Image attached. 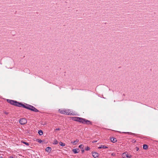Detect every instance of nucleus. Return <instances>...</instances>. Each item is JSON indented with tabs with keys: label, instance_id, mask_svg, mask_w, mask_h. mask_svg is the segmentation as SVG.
<instances>
[{
	"label": "nucleus",
	"instance_id": "393cba45",
	"mask_svg": "<svg viewBox=\"0 0 158 158\" xmlns=\"http://www.w3.org/2000/svg\"><path fill=\"white\" fill-rule=\"evenodd\" d=\"M10 158H13V157L12 156H10Z\"/></svg>",
	"mask_w": 158,
	"mask_h": 158
},
{
	"label": "nucleus",
	"instance_id": "dca6fc26",
	"mask_svg": "<svg viewBox=\"0 0 158 158\" xmlns=\"http://www.w3.org/2000/svg\"><path fill=\"white\" fill-rule=\"evenodd\" d=\"M79 148L80 149H83V148H84V146L82 144H81L79 146Z\"/></svg>",
	"mask_w": 158,
	"mask_h": 158
},
{
	"label": "nucleus",
	"instance_id": "f257e3e1",
	"mask_svg": "<svg viewBox=\"0 0 158 158\" xmlns=\"http://www.w3.org/2000/svg\"><path fill=\"white\" fill-rule=\"evenodd\" d=\"M7 101L8 103H10L11 104L16 106L20 107H23L25 108L29 109L35 112H39V111L38 110L33 106L27 104H23L21 103H20L16 101L10 99H7Z\"/></svg>",
	"mask_w": 158,
	"mask_h": 158
},
{
	"label": "nucleus",
	"instance_id": "a211bd4d",
	"mask_svg": "<svg viewBox=\"0 0 158 158\" xmlns=\"http://www.w3.org/2000/svg\"><path fill=\"white\" fill-rule=\"evenodd\" d=\"M57 143H58V142H57V140H56H56H54V144H57Z\"/></svg>",
	"mask_w": 158,
	"mask_h": 158
},
{
	"label": "nucleus",
	"instance_id": "1a4fd4ad",
	"mask_svg": "<svg viewBox=\"0 0 158 158\" xmlns=\"http://www.w3.org/2000/svg\"><path fill=\"white\" fill-rule=\"evenodd\" d=\"M110 140L111 142L113 143H114L117 141L116 139L113 137L110 138Z\"/></svg>",
	"mask_w": 158,
	"mask_h": 158
},
{
	"label": "nucleus",
	"instance_id": "6ab92c4d",
	"mask_svg": "<svg viewBox=\"0 0 158 158\" xmlns=\"http://www.w3.org/2000/svg\"><path fill=\"white\" fill-rule=\"evenodd\" d=\"M111 155L113 156H115V154L114 153H112L111 154Z\"/></svg>",
	"mask_w": 158,
	"mask_h": 158
},
{
	"label": "nucleus",
	"instance_id": "bb28decb",
	"mask_svg": "<svg viewBox=\"0 0 158 158\" xmlns=\"http://www.w3.org/2000/svg\"><path fill=\"white\" fill-rule=\"evenodd\" d=\"M97 142V141H94V142H93V143H95V142Z\"/></svg>",
	"mask_w": 158,
	"mask_h": 158
},
{
	"label": "nucleus",
	"instance_id": "a878e982",
	"mask_svg": "<svg viewBox=\"0 0 158 158\" xmlns=\"http://www.w3.org/2000/svg\"><path fill=\"white\" fill-rule=\"evenodd\" d=\"M84 150H83L82 151V153H83V152H84Z\"/></svg>",
	"mask_w": 158,
	"mask_h": 158
},
{
	"label": "nucleus",
	"instance_id": "39448f33",
	"mask_svg": "<svg viewBox=\"0 0 158 158\" xmlns=\"http://www.w3.org/2000/svg\"><path fill=\"white\" fill-rule=\"evenodd\" d=\"M122 156L123 158H130L131 157V155H129L126 152L123 153L122 155Z\"/></svg>",
	"mask_w": 158,
	"mask_h": 158
},
{
	"label": "nucleus",
	"instance_id": "cd10ccee",
	"mask_svg": "<svg viewBox=\"0 0 158 158\" xmlns=\"http://www.w3.org/2000/svg\"><path fill=\"white\" fill-rule=\"evenodd\" d=\"M131 133V134H132V135L134 134H133V133Z\"/></svg>",
	"mask_w": 158,
	"mask_h": 158
},
{
	"label": "nucleus",
	"instance_id": "423d86ee",
	"mask_svg": "<svg viewBox=\"0 0 158 158\" xmlns=\"http://www.w3.org/2000/svg\"><path fill=\"white\" fill-rule=\"evenodd\" d=\"M92 156L95 158H96L99 156V154L97 152H92Z\"/></svg>",
	"mask_w": 158,
	"mask_h": 158
},
{
	"label": "nucleus",
	"instance_id": "ddd939ff",
	"mask_svg": "<svg viewBox=\"0 0 158 158\" xmlns=\"http://www.w3.org/2000/svg\"><path fill=\"white\" fill-rule=\"evenodd\" d=\"M38 133L40 135L43 134V132L41 130L39 131Z\"/></svg>",
	"mask_w": 158,
	"mask_h": 158
},
{
	"label": "nucleus",
	"instance_id": "9d476101",
	"mask_svg": "<svg viewBox=\"0 0 158 158\" xmlns=\"http://www.w3.org/2000/svg\"><path fill=\"white\" fill-rule=\"evenodd\" d=\"M79 142V140L77 139L76 140L74 141L71 142V143L73 144H76Z\"/></svg>",
	"mask_w": 158,
	"mask_h": 158
},
{
	"label": "nucleus",
	"instance_id": "f8f14e48",
	"mask_svg": "<svg viewBox=\"0 0 158 158\" xmlns=\"http://www.w3.org/2000/svg\"><path fill=\"white\" fill-rule=\"evenodd\" d=\"M148 148V146L146 144H144L143 146V148L144 149H147Z\"/></svg>",
	"mask_w": 158,
	"mask_h": 158
},
{
	"label": "nucleus",
	"instance_id": "2eb2a0df",
	"mask_svg": "<svg viewBox=\"0 0 158 158\" xmlns=\"http://www.w3.org/2000/svg\"><path fill=\"white\" fill-rule=\"evenodd\" d=\"M60 144L62 146H64L65 145V144L64 143H63L62 142H60Z\"/></svg>",
	"mask_w": 158,
	"mask_h": 158
},
{
	"label": "nucleus",
	"instance_id": "f03ea898",
	"mask_svg": "<svg viewBox=\"0 0 158 158\" xmlns=\"http://www.w3.org/2000/svg\"><path fill=\"white\" fill-rule=\"evenodd\" d=\"M72 118L73 120L79 122L83 124H85L87 125L92 124V122L90 121L83 118L74 117H72Z\"/></svg>",
	"mask_w": 158,
	"mask_h": 158
},
{
	"label": "nucleus",
	"instance_id": "412c9836",
	"mask_svg": "<svg viewBox=\"0 0 158 158\" xmlns=\"http://www.w3.org/2000/svg\"><path fill=\"white\" fill-rule=\"evenodd\" d=\"M38 142L40 143H41L42 142V141L41 139H40L39 140Z\"/></svg>",
	"mask_w": 158,
	"mask_h": 158
},
{
	"label": "nucleus",
	"instance_id": "9b49d317",
	"mask_svg": "<svg viewBox=\"0 0 158 158\" xmlns=\"http://www.w3.org/2000/svg\"><path fill=\"white\" fill-rule=\"evenodd\" d=\"M107 148V147H106L105 145H101V146L99 147L98 148L99 149H100V148Z\"/></svg>",
	"mask_w": 158,
	"mask_h": 158
},
{
	"label": "nucleus",
	"instance_id": "20e7f679",
	"mask_svg": "<svg viewBox=\"0 0 158 158\" xmlns=\"http://www.w3.org/2000/svg\"><path fill=\"white\" fill-rule=\"evenodd\" d=\"M19 122L21 125H24L26 123L27 121L25 118H21L20 119Z\"/></svg>",
	"mask_w": 158,
	"mask_h": 158
},
{
	"label": "nucleus",
	"instance_id": "4be33fe9",
	"mask_svg": "<svg viewBox=\"0 0 158 158\" xmlns=\"http://www.w3.org/2000/svg\"><path fill=\"white\" fill-rule=\"evenodd\" d=\"M4 113L6 114V115H7L8 114V112H4Z\"/></svg>",
	"mask_w": 158,
	"mask_h": 158
},
{
	"label": "nucleus",
	"instance_id": "6e6552de",
	"mask_svg": "<svg viewBox=\"0 0 158 158\" xmlns=\"http://www.w3.org/2000/svg\"><path fill=\"white\" fill-rule=\"evenodd\" d=\"M73 152L74 153H77L79 152V150L77 149H74L72 150Z\"/></svg>",
	"mask_w": 158,
	"mask_h": 158
},
{
	"label": "nucleus",
	"instance_id": "aec40b11",
	"mask_svg": "<svg viewBox=\"0 0 158 158\" xmlns=\"http://www.w3.org/2000/svg\"><path fill=\"white\" fill-rule=\"evenodd\" d=\"M135 148L137 151H138L139 148L138 147H136Z\"/></svg>",
	"mask_w": 158,
	"mask_h": 158
},
{
	"label": "nucleus",
	"instance_id": "7ed1b4c3",
	"mask_svg": "<svg viewBox=\"0 0 158 158\" xmlns=\"http://www.w3.org/2000/svg\"><path fill=\"white\" fill-rule=\"evenodd\" d=\"M59 112L61 114L68 115H76L77 114L75 112L69 109H60L59 110Z\"/></svg>",
	"mask_w": 158,
	"mask_h": 158
},
{
	"label": "nucleus",
	"instance_id": "0eeeda50",
	"mask_svg": "<svg viewBox=\"0 0 158 158\" xmlns=\"http://www.w3.org/2000/svg\"><path fill=\"white\" fill-rule=\"evenodd\" d=\"M46 151L48 152H50L51 151V148L50 147H47L45 149Z\"/></svg>",
	"mask_w": 158,
	"mask_h": 158
},
{
	"label": "nucleus",
	"instance_id": "f3484780",
	"mask_svg": "<svg viewBox=\"0 0 158 158\" xmlns=\"http://www.w3.org/2000/svg\"><path fill=\"white\" fill-rule=\"evenodd\" d=\"M90 148H89L88 147H87L85 148V150L86 151H88L89 150H90Z\"/></svg>",
	"mask_w": 158,
	"mask_h": 158
},
{
	"label": "nucleus",
	"instance_id": "b1692460",
	"mask_svg": "<svg viewBox=\"0 0 158 158\" xmlns=\"http://www.w3.org/2000/svg\"><path fill=\"white\" fill-rule=\"evenodd\" d=\"M123 133H126V134H129V133H129L128 132H123Z\"/></svg>",
	"mask_w": 158,
	"mask_h": 158
},
{
	"label": "nucleus",
	"instance_id": "5701e85b",
	"mask_svg": "<svg viewBox=\"0 0 158 158\" xmlns=\"http://www.w3.org/2000/svg\"><path fill=\"white\" fill-rule=\"evenodd\" d=\"M60 130V129L59 128H56L55 129V130L56 131H57V130Z\"/></svg>",
	"mask_w": 158,
	"mask_h": 158
},
{
	"label": "nucleus",
	"instance_id": "4468645a",
	"mask_svg": "<svg viewBox=\"0 0 158 158\" xmlns=\"http://www.w3.org/2000/svg\"><path fill=\"white\" fill-rule=\"evenodd\" d=\"M22 143H23L24 144H26L27 146H28L29 145V143H27V142H25V141H22Z\"/></svg>",
	"mask_w": 158,
	"mask_h": 158
}]
</instances>
